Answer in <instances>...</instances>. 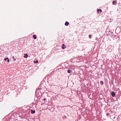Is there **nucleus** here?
Segmentation results:
<instances>
[{"label": "nucleus", "instance_id": "1", "mask_svg": "<svg viewBox=\"0 0 121 121\" xmlns=\"http://www.w3.org/2000/svg\"><path fill=\"white\" fill-rule=\"evenodd\" d=\"M111 95L112 97H114L115 96V94L114 92L112 91L111 92Z\"/></svg>", "mask_w": 121, "mask_h": 121}, {"label": "nucleus", "instance_id": "2", "mask_svg": "<svg viewBox=\"0 0 121 121\" xmlns=\"http://www.w3.org/2000/svg\"><path fill=\"white\" fill-rule=\"evenodd\" d=\"M117 2L116 1H114L112 2L113 4H115V5H116L117 4Z\"/></svg>", "mask_w": 121, "mask_h": 121}, {"label": "nucleus", "instance_id": "3", "mask_svg": "<svg viewBox=\"0 0 121 121\" xmlns=\"http://www.w3.org/2000/svg\"><path fill=\"white\" fill-rule=\"evenodd\" d=\"M69 23L68 22H66L65 24V25L66 26H68L69 25Z\"/></svg>", "mask_w": 121, "mask_h": 121}, {"label": "nucleus", "instance_id": "4", "mask_svg": "<svg viewBox=\"0 0 121 121\" xmlns=\"http://www.w3.org/2000/svg\"><path fill=\"white\" fill-rule=\"evenodd\" d=\"M28 55L27 54H24V57L25 58H27L28 57Z\"/></svg>", "mask_w": 121, "mask_h": 121}, {"label": "nucleus", "instance_id": "5", "mask_svg": "<svg viewBox=\"0 0 121 121\" xmlns=\"http://www.w3.org/2000/svg\"><path fill=\"white\" fill-rule=\"evenodd\" d=\"M100 11V12L101 13L102 12V10L100 9H98L97 10V11L98 12V13H99V11Z\"/></svg>", "mask_w": 121, "mask_h": 121}, {"label": "nucleus", "instance_id": "6", "mask_svg": "<svg viewBox=\"0 0 121 121\" xmlns=\"http://www.w3.org/2000/svg\"><path fill=\"white\" fill-rule=\"evenodd\" d=\"M31 113H35V110H31Z\"/></svg>", "mask_w": 121, "mask_h": 121}, {"label": "nucleus", "instance_id": "7", "mask_svg": "<svg viewBox=\"0 0 121 121\" xmlns=\"http://www.w3.org/2000/svg\"><path fill=\"white\" fill-rule=\"evenodd\" d=\"M64 46H65V44H63L62 45V48L63 49H64L65 48V47H64Z\"/></svg>", "mask_w": 121, "mask_h": 121}, {"label": "nucleus", "instance_id": "8", "mask_svg": "<svg viewBox=\"0 0 121 121\" xmlns=\"http://www.w3.org/2000/svg\"><path fill=\"white\" fill-rule=\"evenodd\" d=\"M33 37L34 38V39H36V37L35 35H33Z\"/></svg>", "mask_w": 121, "mask_h": 121}, {"label": "nucleus", "instance_id": "9", "mask_svg": "<svg viewBox=\"0 0 121 121\" xmlns=\"http://www.w3.org/2000/svg\"><path fill=\"white\" fill-rule=\"evenodd\" d=\"M67 72L68 73H70L71 72L70 70V69H68L67 70Z\"/></svg>", "mask_w": 121, "mask_h": 121}, {"label": "nucleus", "instance_id": "10", "mask_svg": "<svg viewBox=\"0 0 121 121\" xmlns=\"http://www.w3.org/2000/svg\"><path fill=\"white\" fill-rule=\"evenodd\" d=\"M100 83L102 84V85L103 84H104V82L103 81H101L100 82Z\"/></svg>", "mask_w": 121, "mask_h": 121}, {"label": "nucleus", "instance_id": "11", "mask_svg": "<svg viewBox=\"0 0 121 121\" xmlns=\"http://www.w3.org/2000/svg\"><path fill=\"white\" fill-rule=\"evenodd\" d=\"M34 62L35 63H38V60H37L36 61Z\"/></svg>", "mask_w": 121, "mask_h": 121}, {"label": "nucleus", "instance_id": "12", "mask_svg": "<svg viewBox=\"0 0 121 121\" xmlns=\"http://www.w3.org/2000/svg\"><path fill=\"white\" fill-rule=\"evenodd\" d=\"M9 59V58H8V57H7V58H5L4 59V60H6L7 59Z\"/></svg>", "mask_w": 121, "mask_h": 121}, {"label": "nucleus", "instance_id": "13", "mask_svg": "<svg viewBox=\"0 0 121 121\" xmlns=\"http://www.w3.org/2000/svg\"><path fill=\"white\" fill-rule=\"evenodd\" d=\"M91 35H89V38H91Z\"/></svg>", "mask_w": 121, "mask_h": 121}, {"label": "nucleus", "instance_id": "14", "mask_svg": "<svg viewBox=\"0 0 121 121\" xmlns=\"http://www.w3.org/2000/svg\"><path fill=\"white\" fill-rule=\"evenodd\" d=\"M7 62H9V60H7Z\"/></svg>", "mask_w": 121, "mask_h": 121}, {"label": "nucleus", "instance_id": "15", "mask_svg": "<svg viewBox=\"0 0 121 121\" xmlns=\"http://www.w3.org/2000/svg\"><path fill=\"white\" fill-rule=\"evenodd\" d=\"M106 114L107 116H108V113H107Z\"/></svg>", "mask_w": 121, "mask_h": 121}, {"label": "nucleus", "instance_id": "16", "mask_svg": "<svg viewBox=\"0 0 121 121\" xmlns=\"http://www.w3.org/2000/svg\"><path fill=\"white\" fill-rule=\"evenodd\" d=\"M43 100H44L45 101L46 100V99L45 98H44Z\"/></svg>", "mask_w": 121, "mask_h": 121}, {"label": "nucleus", "instance_id": "17", "mask_svg": "<svg viewBox=\"0 0 121 121\" xmlns=\"http://www.w3.org/2000/svg\"><path fill=\"white\" fill-rule=\"evenodd\" d=\"M14 60H16V59L15 58H14Z\"/></svg>", "mask_w": 121, "mask_h": 121}, {"label": "nucleus", "instance_id": "18", "mask_svg": "<svg viewBox=\"0 0 121 121\" xmlns=\"http://www.w3.org/2000/svg\"><path fill=\"white\" fill-rule=\"evenodd\" d=\"M13 59H14V58H14V56H13Z\"/></svg>", "mask_w": 121, "mask_h": 121}]
</instances>
